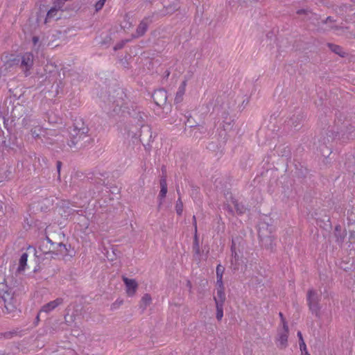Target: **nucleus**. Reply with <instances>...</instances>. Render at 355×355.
<instances>
[{"label":"nucleus","instance_id":"obj_24","mask_svg":"<svg viewBox=\"0 0 355 355\" xmlns=\"http://www.w3.org/2000/svg\"><path fill=\"white\" fill-rule=\"evenodd\" d=\"M225 268L221 264H218L216 269V277H223Z\"/></svg>","mask_w":355,"mask_h":355},{"label":"nucleus","instance_id":"obj_18","mask_svg":"<svg viewBox=\"0 0 355 355\" xmlns=\"http://www.w3.org/2000/svg\"><path fill=\"white\" fill-rule=\"evenodd\" d=\"M185 88H186V82L183 81L182 84L178 87V89L176 92L175 98V102L176 103H180L182 100L183 96L185 93Z\"/></svg>","mask_w":355,"mask_h":355},{"label":"nucleus","instance_id":"obj_21","mask_svg":"<svg viewBox=\"0 0 355 355\" xmlns=\"http://www.w3.org/2000/svg\"><path fill=\"white\" fill-rule=\"evenodd\" d=\"M28 259V254L26 252H24L19 259V267L18 270L21 271L25 270V266H26Z\"/></svg>","mask_w":355,"mask_h":355},{"label":"nucleus","instance_id":"obj_22","mask_svg":"<svg viewBox=\"0 0 355 355\" xmlns=\"http://www.w3.org/2000/svg\"><path fill=\"white\" fill-rule=\"evenodd\" d=\"M216 318L218 320H221L223 317V305L220 303L216 304Z\"/></svg>","mask_w":355,"mask_h":355},{"label":"nucleus","instance_id":"obj_13","mask_svg":"<svg viewBox=\"0 0 355 355\" xmlns=\"http://www.w3.org/2000/svg\"><path fill=\"white\" fill-rule=\"evenodd\" d=\"M63 303V299L58 297L55 299V300L51 301L48 302L47 304H44L42 306L40 309V312H44L46 313H50L51 311H53L56 307H58L59 305L62 304Z\"/></svg>","mask_w":355,"mask_h":355},{"label":"nucleus","instance_id":"obj_30","mask_svg":"<svg viewBox=\"0 0 355 355\" xmlns=\"http://www.w3.org/2000/svg\"><path fill=\"white\" fill-rule=\"evenodd\" d=\"M336 20L334 19L331 17H327L325 19L322 20V24H325L327 23H333L335 22Z\"/></svg>","mask_w":355,"mask_h":355},{"label":"nucleus","instance_id":"obj_34","mask_svg":"<svg viewBox=\"0 0 355 355\" xmlns=\"http://www.w3.org/2000/svg\"><path fill=\"white\" fill-rule=\"evenodd\" d=\"M279 315L281 318V321H282V325L283 327H284V324H287L286 321V319L284 318V315L282 312H279Z\"/></svg>","mask_w":355,"mask_h":355},{"label":"nucleus","instance_id":"obj_27","mask_svg":"<svg viewBox=\"0 0 355 355\" xmlns=\"http://www.w3.org/2000/svg\"><path fill=\"white\" fill-rule=\"evenodd\" d=\"M216 286H218L217 288L225 289L223 277H216Z\"/></svg>","mask_w":355,"mask_h":355},{"label":"nucleus","instance_id":"obj_12","mask_svg":"<svg viewBox=\"0 0 355 355\" xmlns=\"http://www.w3.org/2000/svg\"><path fill=\"white\" fill-rule=\"evenodd\" d=\"M152 21L151 17H145L139 24L136 30L135 37L143 36L148 30V24Z\"/></svg>","mask_w":355,"mask_h":355},{"label":"nucleus","instance_id":"obj_2","mask_svg":"<svg viewBox=\"0 0 355 355\" xmlns=\"http://www.w3.org/2000/svg\"><path fill=\"white\" fill-rule=\"evenodd\" d=\"M34 55L31 52H26L21 55L10 59L8 61L9 66L19 64L20 69L24 72L26 77L31 74V69L33 67Z\"/></svg>","mask_w":355,"mask_h":355},{"label":"nucleus","instance_id":"obj_46","mask_svg":"<svg viewBox=\"0 0 355 355\" xmlns=\"http://www.w3.org/2000/svg\"><path fill=\"white\" fill-rule=\"evenodd\" d=\"M352 1H353L354 3H355V0H351Z\"/></svg>","mask_w":355,"mask_h":355},{"label":"nucleus","instance_id":"obj_39","mask_svg":"<svg viewBox=\"0 0 355 355\" xmlns=\"http://www.w3.org/2000/svg\"><path fill=\"white\" fill-rule=\"evenodd\" d=\"M46 240L47 241L48 243H51V245H55V243H53L48 236L46 237Z\"/></svg>","mask_w":355,"mask_h":355},{"label":"nucleus","instance_id":"obj_9","mask_svg":"<svg viewBox=\"0 0 355 355\" xmlns=\"http://www.w3.org/2000/svg\"><path fill=\"white\" fill-rule=\"evenodd\" d=\"M146 132L150 135V138L152 137V132L151 129L149 126H142V130L139 131L137 127L132 128L131 129L128 130V135L129 137H130L132 139H139L141 142L143 141L144 139L141 138L142 136V134L144 132Z\"/></svg>","mask_w":355,"mask_h":355},{"label":"nucleus","instance_id":"obj_33","mask_svg":"<svg viewBox=\"0 0 355 355\" xmlns=\"http://www.w3.org/2000/svg\"><path fill=\"white\" fill-rule=\"evenodd\" d=\"M32 41H33V46H36L37 44L39 43L40 42V38L39 37L37 36H33V39H32Z\"/></svg>","mask_w":355,"mask_h":355},{"label":"nucleus","instance_id":"obj_17","mask_svg":"<svg viewBox=\"0 0 355 355\" xmlns=\"http://www.w3.org/2000/svg\"><path fill=\"white\" fill-rule=\"evenodd\" d=\"M327 46L332 52L335 53L336 54L338 55L342 58L345 57L347 55V53L343 51V49L339 45L334 44L332 43H328Z\"/></svg>","mask_w":355,"mask_h":355},{"label":"nucleus","instance_id":"obj_23","mask_svg":"<svg viewBox=\"0 0 355 355\" xmlns=\"http://www.w3.org/2000/svg\"><path fill=\"white\" fill-rule=\"evenodd\" d=\"M175 210L178 215H181L183 211V203L180 199V198H178V200L176 202L175 205Z\"/></svg>","mask_w":355,"mask_h":355},{"label":"nucleus","instance_id":"obj_10","mask_svg":"<svg viewBox=\"0 0 355 355\" xmlns=\"http://www.w3.org/2000/svg\"><path fill=\"white\" fill-rule=\"evenodd\" d=\"M123 281L126 287V293L128 296H133L136 293L138 284L133 279H129L126 277H123Z\"/></svg>","mask_w":355,"mask_h":355},{"label":"nucleus","instance_id":"obj_32","mask_svg":"<svg viewBox=\"0 0 355 355\" xmlns=\"http://www.w3.org/2000/svg\"><path fill=\"white\" fill-rule=\"evenodd\" d=\"M123 107L122 104H120L118 101L116 102V105L114 107L113 111L114 112H116L118 111H120Z\"/></svg>","mask_w":355,"mask_h":355},{"label":"nucleus","instance_id":"obj_35","mask_svg":"<svg viewBox=\"0 0 355 355\" xmlns=\"http://www.w3.org/2000/svg\"><path fill=\"white\" fill-rule=\"evenodd\" d=\"M308 12H310V11L305 9H300L297 11V14L298 15L307 14Z\"/></svg>","mask_w":355,"mask_h":355},{"label":"nucleus","instance_id":"obj_41","mask_svg":"<svg viewBox=\"0 0 355 355\" xmlns=\"http://www.w3.org/2000/svg\"><path fill=\"white\" fill-rule=\"evenodd\" d=\"M187 123H189V125L190 127H193V125L191 124V121H190V119H187Z\"/></svg>","mask_w":355,"mask_h":355},{"label":"nucleus","instance_id":"obj_29","mask_svg":"<svg viewBox=\"0 0 355 355\" xmlns=\"http://www.w3.org/2000/svg\"><path fill=\"white\" fill-rule=\"evenodd\" d=\"M231 251H232V257L235 259V261L237 260L239 256H238V254L237 252L235 251V248H234V244L232 243V246H231Z\"/></svg>","mask_w":355,"mask_h":355},{"label":"nucleus","instance_id":"obj_15","mask_svg":"<svg viewBox=\"0 0 355 355\" xmlns=\"http://www.w3.org/2000/svg\"><path fill=\"white\" fill-rule=\"evenodd\" d=\"M160 188L161 189L158 196L160 201L159 205L162 204V201L164 199L167 193V183L165 177H163L160 179Z\"/></svg>","mask_w":355,"mask_h":355},{"label":"nucleus","instance_id":"obj_45","mask_svg":"<svg viewBox=\"0 0 355 355\" xmlns=\"http://www.w3.org/2000/svg\"><path fill=\"white\" fill-rule=\"evenodd\" d=\"M146 1H149V2H151V1H152V0H146Z\"/></svg>","mask_w":355,"mask_h":355},{"label":"nucleus","instance_id":"obj_40","mask_svg":"<svg viewBox=\"0 0 355 355\" xmlns=\"http://www.w3.org/2000/svg\"><path fill=\"white\" fill-rule=\"evenodd\" d=\"M331 135H328V137H327V141H328V142H329V141H330V140H329V137H331V140H333V139H334V134H333V133H331Z\"/></svg>","mask_w":355,"mask_h":355},{"label":"nucleus","instance_id":"obj_37","mask_svg":"<svg viewBox=\"0 0 355 355\" xmlns=\"http://www.w3.org/2000/svg\"><path fill=\"white\" fill-rule=\"evenodd\" d=\"M56 166H57L58 172V173H60L61 166H62V162L60 161H58Z\"/></svg>","mask_w":355,"mask_h":355},{"label":"nucleus","instance_id":"obj_16","mask_svg":"<svg viewBox=\"0 0 355 355\" xmlns=\"http://www.w3.org/2000/svg\"><path fill=\"white\" fill-rule=\"evenodd\" d=\"M59 10L55 8L52 6V8L47 12L44 23L46 24L51 19L57 20L60 18V16L58 15Z\"/></svg>","mask_w":355,"mask_h":355},{"label":"nucleus","instance_id":"obj_28","mask_svg":"<svg viewBox=\"0 0 355 355\" xmlns=\"http://www.w3.org/2000/svg\"><path fill=\"white\" fill-rule=\"evenodd\" d=\"M299 345H300V351L302 352V353L307 352L306 345L304 340H302L300 342H299Z\"/></svg>","mask_w":355,"mask_h":355},{"label":"nucleus","instance_id":"obj_14","mask_svg":"<svg viewBox=\"0 0 355 355\" xmlns=\"http://www.w3.org/2000/svg\"><path fill=\"white\" fill-rule=\"evenodd\" d=\"M193 225H194V228H195V232L196 233L197 232V224H196V219L195 216H193ZM193 251L195 255L200 256V245H199V242H198V239L196 234H195V236H194V240H193Z\"/></svg>","mask_w":355,"mask_h":355},{"label":"nucleus","instance_id":"obj_19","mask_svg":"<svg viewBox=\"0 0 355 355\" xmlns=\"http://www.w3.org/2000/svg\"><path fill=\"white\" fill-rule=\"evenodd\" d=\"M216 304H224L225 300V289L217 288L216 296L214 297Z\"/></svg>","mask_w":355,"mask_h":355},{"label":"nucleus","instance_id":"obj_4","mask_svg":"<svg viewBox=\"0 0 355 355\" xmlns=\"http://www.w3.org/2000/svg\"><path fill=\"white\" fill-rule=\"evenodd\" d=\"M22 124L26 128L32 126L30 132L33 137L35 139L40 138L45 132V130L37 124L36 121L31 119L30 117L24 118L22 120Z\"/></svg>","mask_w":355,"mask_h":355},{"label":"nucleus","instance_id":"obj_20","mask_svg":"<svg viewBox=\"0 0 355 355\" xmlns=\"http://www.w3.org/2000/svg\"><path fill=\"white\" fill-rule=\"evenodd\" d=\"M152 302L151 296L148 293H146L144 295V296L141 297V302H140V308L144 311L146 310L147 306L150 305V304Z\"/></svg>","mask_w":355,"mask_h":355},{"label":"nucleus","instance_id":"obj_36","mask_svg":"<svg viewBox=\"0 0 355 355\" xmlns=\"http://www.w3.org/2000/svg\"><path fill=\"white\" fill-rule=\"evenodd\" d=\"M14 333L11 331L6 332L3 334V336L6 338H10Z\"/></svg>","mask_w":355,"mask_h":355},{"label":"nucleus","instance_id":"obj_1","mask_svg":"<svg viewBox=\"0 0 355 355\" xmlns=\"http://www.w3.org/2000/svg\"><path fill=\"white\" fill-rule=\"evenodd\" d=\"M89 128L82 122L78 121L74 123L73 128L69 132V139L68 145L71 148H83L89 147L94 139L88 135Z\"/></svg>","mask_w":355,"mask_h":355},{"label":"nucleus","instance_id":"obj_11","mask_svg":"<svg viewBox=\"0 0 355 355\" xmlns=\"http://www.w3.org/2000/svg\"><path fill=\"white\" fill-rule=\"evenodd\" d=\"M288 337V324H284L283 329L279 331L277 341L278 345L282 348H285L287 346Z\"/></svg>","mask_w":355,"mask_h":355},{"label":"nucleus","instance_id":"obj_6","mask_svg":"<svg viewBox=\"0 0 355 355\" xmlns=\"http://www.w3.org/2000/svg\"><path fill=\"white\" fill-rule=\"evenodd\" d=\"M0 295L6 304H11L13 300L14 291L12 288L7 285L5 279L0 282Z\"/></svg>","mask_w":355,"mask_h":355},{"label":"nucleus","instance_id":"obj_26","mask_svg":"<svg viewBox=\"0 0 355 355\" xmlns=\"http://www.w3.org/2000/svg\"><path fill=\"white\" fill-rule=\"evenodd\" d=\"M106 0H99L95 3V10L96 12L101 10L105 3Z\"/></svg>","mask_w":355,"mask_h":355},{"label":"nucleus","instance_id":"obj_3","mask_svg":"<svg viewBox=\"0 0 355 355\" xmlns=\"http://www.w3.org/2000/svg\"><path fill=\"white\" fill-rule=\"evenodd\" d=\"M321 292L317 291L313 288H310L307 291L306 301L310 311L317 318H320L321 306Z\"/></svg>","mask_w":355,"mask_h":355},{"label":"nucleus","instance_id":"obj_25","mask_svg":"<svg viewBox=\"0 0 355 355\" xmlns=\"http://www.w3.org/2000/svg\"><path fill=\"white\" fill-rule=\"evenodd\" d=\"M55 247L54 248V249H56L57 250H60V252H62V249L64 250V252H67L68 251L67 248V246L66 245H64V243H55Z\"/></svg>","mask_w":355,"mask_h":355},{"label":"nucleus","instance_id":"obj_44","mask_svg":"<svg viewBox=\"0 0 355 355\" xmlns=\"http://www.w3.org/2000/svg\"><path fill=\"white\" fill-rule=\"evenodd\" d=\"M36 319L38 320H39V314L37 315Z\"/></svg>","mask_w":355,"mask_h":355},{"label":"nucleus","instance_id":"obj_8","mask_svg":"<svg viewBox=\"0 0 355 355\" xmlns=\"http://www.w3.org/2000/svg\"><path fill=\"white\" fill-rule=\"evenodd\" d=\"M271 230L269 231V234L265 233V230L261 227L259 230V237L261 241L265 245L266 248L272 249L275 245L274 241L275 236L271 234Z\"/></svg>","mask_w":355,"mask_h":355},{"label":"nucleus","instance_id":"obj_42","mask_svg":"<svg viewBox=\"0 0 355 355\" xmlns=\"http://www.w3.org/2000/svg\"><path fill=\"white\" fill-rule=\"evenodd\" d=\"M121 47H122V45H121V44L119 45H119H116V46L114 47V49H115V50H116V49H121Z\"/></svg>","mask_w":355,"mask_h":355},{"label":"nucleus","instance_id":"obj_38","mask_svg":"<svg viewBox=\"0 0 355 355\" xmlns=\"http://www.w3.org/2000/svg\"><path fill=\"white\" fill-rule=\"evenodd\" d=\"M297 337L299 338V342H300L302 340H304L301 331L297 332Z\"/></svg>","mask_w":355,"mask_h":355},{"label":"nucleus","instance_id":"obj_5","mask_svg":"<svg viewBox=\"0 0 355 355\" xmlns=\"http://www.w3.org/2000/svg\"><path fill=\"white\" fill-rule=\"evenodd\" d=\"M227 211L231 214H234L235 213L241 215L243 214L246 211V207L241 203L239 202L238 200L234 198H231V200L225 206Z\"/></svg>","mask_w":355,"mask_h":355},{"label":"nucleus","instance_id":"obj_31","mask_svg":"<svg viewBox=\"0 0 355 355\" xmlns=\"http://www.w3.org/2000/svg\"><path fill=\"white\" fill-rule=\"evenodd\" d=\"M342 29H343V28L340 27V26L333 25V26H329V28L328 30L329 31H340V30H342Z\"/></svg>","mask_w":355,"mask_h":355},{"label":"nucleus","instance_id":"obj_43","mask_svg":"<svg viewBox=\"0 0 355 355\" xmlns=\"http://www.w3.org/2000/svg\"><path fill=\"white\" fill-rule=\"evenodd\" d=\"M302 355H310L308 352H305L304 353H302Z\"/></svg>","mask_w":355,"mask_h":355},{"label":"nucleus","instance_id":"obj_7","mask_svg":"<svg viewBox=\"0 0 355 355\" xmlns=\"http://www.w3.org/2000/svg\"><path fill=\"white\" fill-rule=\"evenodd\" d=\"M153 99L156 104V105L159 107H163L164 108L168 107L166 103L168 96L167 92L164 89H159L155 90L152 95Z\"/></svg>","mask_w":355,"mask_h":355}]
</instances>
